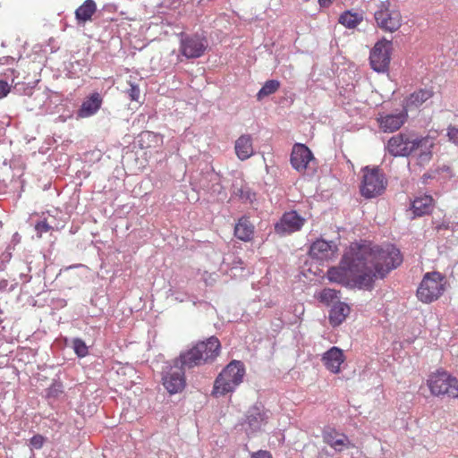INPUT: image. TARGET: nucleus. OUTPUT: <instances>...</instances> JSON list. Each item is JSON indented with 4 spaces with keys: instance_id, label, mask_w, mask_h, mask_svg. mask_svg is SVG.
<instances>
[{
    "instance_id": "nucleus-36",
    "label": "nucleus",
    "mask_w": 458,
    "mask_h": 458,
    "mask_svg": "<svg viewBox=\"0 0 458 458\" xmlns=\"http://www.w3.org/2000/svg\"><path fill=\"white\" fill-rule=\"evenodd\" d=\"M17 282L15 279L8 280L5 278H0V292L1 293H11L17 287Z\"/></svg>"
},
{
    "instance_id": "nucleus-25",
    "label": "nucleus",
    "mask_w": 458,
    "mask_h": 458,
    "mask_svg": "<svg viewBox=\"0 0 458 458\" xmlns=\"http://www.w3.org/2000/svg\"><path fill=\"white\" fill-rule=\"evenodd\" d=\"M234 149L237 157L244 161L254 154L252 137L250 134L241 135L234 143Z\"/></svg>"
},
{
    "instance_id": "nucleus-1",
    "label": "nucleus",
    "mask_w": 458,
    "mask_h": 458,
    "mask_svg": "<svg viewBox=\"0 0 458 458\" xmlns=\"http://www.w3.org/2000/svg\"><path fill=\"white\" fill-rule=\"evenodd\" d=\"M370 257L369 246L359 243H352L345 252V264L349 266L350 274L360 289L371 290L375 279L378 277L373 264L369 262Z\"/></svg>"
},
{
    "instance_id": "nucleus-35",
    "label": "nucleus",
    "mask_w": 458,
    "mask_h": 458,
    "mask_svg": "<svg viewBox=\"0 0 458 458\" xmlns=\"http://www.w3.org/2000/svg\"><path fill=\"white\" fill-rule=\"evenodd\" d=\"M14 247L9 244L5 250L0 254V271H4L13 257Z\"/></svg>"
},
{
    "instance_id": "nucleus-17",
    "label": "nucleus",
    "mask_w": 458,
    "mask_h": 458,
    "mask_svg": "<svg viewBox=\"0 0 458 458\" xmlns=\"http://www.w3.org/2000/svg\"><path fill=\"white\" fill-rule=\"evenodd\" d=\"M412 143L414 146L411 155L416 158L417 164L421 166L428 164L433 156L435 139L429 136L414 137Z\"/></svg>"
},
{
    "instance_id": "nucleus-40",
    "label": "nucleus",
    "mask_w": 458,
    "mask_h": 458,
    "mask_svg": "<svg viewBox=\"0 0 458 458\" xmlns=\"http://www.w3.org/2000/svg\"><path fill=\"white\" fill-rule=\"evenodd\" d=\"M25 267H26V272L21 271L20 272V278L23 281L24 284H27L32 278V276L30 275V272L32 270L31 262H28L27 261L26 264H25Z\"/></svg>"
},
{
    "instance_id": "nucleus-22",
    "label": "nucleus",
    "mask_w": 458,
    "mask_h": 458,
    "mask_svg": "<svg viewBox=\"0 0 458 458\" xmlns=\"http://www.w3.org/2000/svg\"><path fill=\"white\" fill-rule=\"evenodd\" d=\"M434 96L431 89H419L410 94L403 101V108L406 112L420 107Z\"/></svg>"
},
{
    "instance_id": "nucleus-12",
    "label": "nucleus",
    "mask_w": 458,
    "mask_h": 458,
    "mask_svg": "<svg viewBox=\"0 0 458 458\" xmlns=\"http://www.w3.org/2000/svg\"><path fill=\"white\" fill-rule=\"evenodd\" d=\"M208 46L205 37L195 34H181L180 53L187 59H195L203 55Z\"/></svg>"
},
{
    "instance_id": "nucleus-9",
    "label": "nucleus",
    "mask_w": 458,
    "mask_h": 458,
    "mask_svg": "<svg viewBox=\"0 0 458 458\" xmlns=\"http://www.w3.org/2000/svg\"><path fill=\"white\" fill-rule=\"evenodd\" d=\"M374 18L377 26L386 31H395L402 24L400 12L391 5L388 0L380 3L374 13Z\"/></svg>"
},
{
    "instance_id": "nucleus-2",
    "label": "nucleus",
    "mask_w": 458,
    "mask_h": 458,
    "mask_svg": "<svg viewBox=\"0 0 458 458\" xmlns=\"http://www.w3.org/2000/svg\"><path fill=\"white\" fill-rule=\"evenodd\" d=\"M221 344L216 336L205 341H199L186 350L181 352L176 363L187 369L213 362L219 355Z\"/></svg>"
},
{
    "instance_id": "nucleus-24",
    "label": "nucleus",
    "mask_w": 458,
    "mask_h": 458,
    "mask_svg": "<svg viewBox=\"0 0 458 458\" xmlns=\"http://www.w3.org/2000/svg\"><path fill=\"white\" fill-rule=\"evenodd\" d=\"M350 276L352 275L349 271V266L345 264V254L342 258L340 267H333L327 270V279L332 283L343 285L348 284Z\"/></svg>"
},
{
    "instance_id": "nucleus-37",
    "label": "nucleus",
    "mask_w": 458,
    "mask_h": 458,
    "mask_svg": "<svg viewBox=\"0 0 458 458\" xmlns=\"http://www.w3.org/2000/svg\"><path fill=\"white\" fill-rule=\"evenodd\" d=\"M51 229L52 226L47 223V219H42L35 225V231L38 238H41L44 233H47Z\"/></svg>"
},
{
    "instance_id": "nucleus-8",
    "label": "nucleus",
    "mask_w": 458,
    "mask_h": 458,
    "mask_svg": "<svg viewBox=\"0 0 458 458\" xmlns=\"http://www.w3.org/2000/svg\"><path fill=\"white\" fill-rule=\"evenodd\" d=\"M181 364L176 363V358L172 364L165 367L162 373V384L170 394L181 393L186 386L185 370Z\"/></svg>"
},
{
    "instance_id": "nucleus-42",
    "label": "nucleus",
    "mask_w": 458,
    "mask_h": 458,
    "mask_svg": "<svg viewBox=\"0 0 458 458\" xmlns=\"http://www.w3.org/2000/svg\"><path fill=\"white\" fill-rule=\"evenodd\" d=\"M251 458H272V455L267 451L259 450L256 453H253Z\"/></svg>"
},
{
    "instance_id": "nucleus-46",
    "label": "nucleus",
    "mask_w": 458,
    "mask_h": 458,
    "mask_svg": "<svg viewBox=\"0 0 458 458\" xmlns=\"http://www.w3.org/2000/svg\"><path fill=\"white\" fill-rule=\"evenodd\" d=\"M334 0H318V4L321 7H328Z\"/></svg>"
},
{
    "instance_id": "nucleus-32",
    "label": "nucleus",
    "mask_w": 458,
    "mask_h": 458,
    "mask_svg": "<svg viewBox=\"0 0 458 458\" xmlns=\"http://www.w3.org/2000/svg\"><path fill=\"white\" fill-rule=\"evenodd\" d=\"M72 347L76 356L80 359L85 358L89 355V347L81 338H73L72 341Z\"/></svg>"
},
{
    "instance_id": "nucleus-19",
    "label": "nucleus",
    "mask_w": 458,
    "mask_h": 458,
    "mask_svg": "<svg viewBox=\"0 0 458 458\" xmlns=\"http://www.w3.org/2000/svg\"><path fill=\"white\" fill-rule=\"evenodd\" d=\"M103 97L98 92H93L87 96L79 109L75 112V119L81 120L95 115L101 108Z\"/></svg>"
},
{
    "instance_id": "nucleus-33",
    "label": "nucleus",
    "mask_w": 458,
    "mask_h": 458,
    "mask_svg": "<svg viewBox=\"0 0 458 458\" xmlns=\"http://www.w3.org/2000/svg\"><path fill=\"white\" fill-rule=\"evenodd\" d=\"M64 393L63 383L59 380H54L51 386L47 389V399H57Z\"/></svg>"
},
{
    "instance_id": "nucleus-18",
    "label": "nucleus",
    "mask_w": 458,
    "mask_h": 458,
    "mask_svg": "<svg viewBox=\"0 0 458 458\" xmlns=\"http://www.w3.org/2000/svg\"><path fill=\"white\" fill-rule=\"evenodd\" d=\"M338 246L334 241H326L322 238L313 242L309 249V254L312 259L326 261L335 258Z\"/></svg>"
},
{
    "instance_id": "nucleus-28",
    "label": "nucleus",
    "mask_w": 458,
    "mask_h": 458,
    "mask_svg": "<svg viewBox=\"0 0 458 458\" xmlns=\"http://www.w3.org/2000/svg\"><path fill=\"white\" fill-rule=\"evenodd\" d=\"M97 11V4L94 0H86L75 11V18L78 23H85L90 21Z\"/></svg>"
},
{
    "instance_id": "nucleus-23",
    "label": "nucleus",
    "mask_w": 458,
    "mask_h": 458,
    "mask_svg": "<svg viewBox=\"0 0 458 458\" xmlns=\"http://www.w3.org/2000/svg\"><path fill=\"white\" fill-rule=\"evenodd\" d=\"M234 236L245 242H250L255 233V226L246 216L240 217L234 225Z\"/></svg>"
},
{
    "instance_id": "nucleus-20",
    "label": "nucleus",
    "mask_w": 458,
    "mask_h": 458,
    "mask_svg": "<svg viewBox=\"0 0 458 458\" xmlns=\"http://www.w3.org/2000/svg\"><path fill=\"white\" fill-rule=\"evenodd\" d=\"M407 112L403 108L396 114L380 115L377 118L379 128L384 132H394L401 128L407 119Z\"/></svg>"
},
{
    "instance_id": "nucleus-14",
    "label": "nucleus",
    "mask_w": 458,
    "mask_h": 458,
    "mask_svg": "<svg viewBox=\"0 0 458 458\" xmlns=\"http://www.w3.org/2000/svg\"><path fill=\"white\" fill-rule=\"evenodd\" d=\"M305 223L306 218L299 215L297 211H286L275 224L274 231L279 236L290 235L301 231Z\"/></svg>"
},
{
    "instance_id": "nucleus-30",
    "label": "nucleus",
    "mask_w": 458,
    "mask_h": 458,
    "mask_svg": "<svg viewBox=\"0 0 458 458\" xmlns=\"http://www.w3.org/2000/svg\"><path fill=\"white\" fill-rule=\"evenodd\" d=\"M280 88V82L277 80L267 81L262 88L257 93V99L262 100L264 98L276 93Z\"/></svg>"
},
{
    "instance_id": "nucleus-7",
    "label": "nucleus",
    "mask_w": 458,
    "mask_h": 458,
    "mask_svg": "<svg viewBox=\"0 0 458 458\" xmlns=\"http://www.w3.org/2000/svg\"><path fill=\"white\" fill-rule=\"evenodd\" d=\"M290 163L293 169L301 174H312L317 167L311 150L302 143H295L293 146Z\"/></svg>"
},
{
    "instance_id": "nucleus-6",
    "label": "nucleus",
    "mask_w": 458,
    "mask_h": 458,
    "mask_svg": "<svg viewBox=\"0 0 458 458\" xmlns=\"http://www.w3.org/2000/svg\"><path fill=\"white\" fill-rule=\"evenodd\" d=\"M427 385L434 396L458 398V379L445 370L437 369L431 373Z\"/></svg>"
},
{
    "instance_id": "nucleus-5",
    "label": "nucleus",
    "mask_w": 458,
    "mask_h": 458,
    "mask_svg": "<svg viewBox=\"0 0 458 458\" xmlns=\"http://www.w3.org/2000/svg\"><path fill=\"white\" fill-rule=\"evenodd\" d=\"M446 287L445 276L437 271L428 272L417 289V298L423 303H431L439 299Z\"/></svg>"
},
{
    "instance_id": "nucleus-13",
    "label": "nucleus",
    "mask_w": 458,
    "mask_h": 458,
    "mask_svg": "<svg viewBox=\"0 0 458 458\" xmlns=\"http://www.w3.org/2000/svg\"><path fill=\"white\" fill-rule=\"evenodd\" d=\"M269 411L262 405L257 404L247 411L242 425L248 437H251L263 429L269 420Z\"/></svg>"
},
{
    "instance_id": "nucleus-43",
    "label": "nucleus",
    "mask_w": 458,
    "mask_h": 458,
    "mask_svg": "<svg viewBox=\"0 0 458 458\" xmlns=\"http://www.w3.org/2000/svg\"><path fill=\"white\" fill-rule=\"evenodd\" d=\"M229 258H232V267H231L232 269L238 268V267H241L242 269V265L243 264V262H242V259H240L239 257H235V256H229Z\"/></svg>"
},
{
    "instance_id": "nucleus-27",
    "label": "nucleus",
    "mask_w": 458,
    "mask_h": 458,
    "mask_svg": "<svg viewBox=\"0 0 458 458\" xmlns=\"http://www.w3.org/2000/svg\"><path fill=\"white\" fill-rule=\"evenodd\" d=\"M433 199L430 195H423L415 198L411 203V208L415 216H422L431 212Z\"/></svg>"
},
{
    "instance_id": "nucleus-48",
    "label": "nucleus",
    "mask_w": 458,
    "mask_h": 458,
    "mask_svg": "<svg viewBox=\"0 0 458 458\" xmlns=\"http://www.w3.org/2000/svg\"><path fill=\"white\" fill-rule=\"evenodd\" d=\"M20 239H21V236L19 235L18 233H15L13 236V242H20Z\"/></svg>"
},
{
    "instance_id": "nucleus-10",
    "label": "nucleus",
    "mask_w": 458,
    "mask_h": 458,
    "mask_svg": "<svg viewBox=\"0 0 458 458\" xmlns=\"http://www.w3.org/2000/svg\"><path fill=\"white\" fill-rule=\"evenodd\" d=\"M363 180L360 185V193L367 199L375 198L382 194L386 189L385 175L378 168H364Z\"/></svg>"
},
{
    "instance_id": "nucleus-31",
    "label": "nucleus",
    "mask_w": 458,
    "mask_h": 458,
    "mask_svg": "<svg viewBox=\"0 0 458 458\" xmlns=\"http://www.w3.org/2000/svg\"><path fill=\"white\" fill-rule=\"evenodd\" d=\"M360 21L361 17L358 13L349 11L344 12L339 18V22L349 29L355 28Z\"/></svg>"
},
{
    "instance_id": "nucleus-4",
    "label": "nucleus",
    "mask_w": 458,
    "mask_h": 458,
    "mask_svg": "<svg viewBox=\"0 0 458 458\" xmlns=\"http://www.w3.org/2000/svg\"><path fill=\"white\" fill-rule=\"evenodd\" d=\"M371 254L369 262L373 264L379 278H385L390 271L398 267L403 262V256L394 245L386 247H369Z\"/></svg>"
},
{
    "instance_id": "nucleus-3",
    "label": "nucleus",
    "mask_w": 458,
    "mask_h": 458,
    "mask_svg": "<svg viewBox=\"0 0 458 458\" xmlns=\"http://www.w3.org/2000/svg\"><path fill=\"white\" fill-rule=\"evenodd\" d=\"M246 370L242 361H230L216 377L211 394L215 397L233 393L242 383Z\"/></svg>"
},
{
    "instance_id": "nucleus-29",
    "label": "nucleus",
    "mask_w": 458,
    "mask_h": 458,
    "mask_svg": "<svg viewBox=\"0 0 458 458\" xmlns=\"http://www.w3.org/2000/svg\"><path fill=\"white\" fill-rule=\"evenodd\" d=\"M233 194L245 204H251L256 200V192L248 184H242L240 188L234 187Z\"/></svg>"
},
{
    "instance_id": "nucleus-39",
    "label": "nucleus",
    "mask_w": 458,
    "mask_h": 458,
    "mask_svg": "<svg viewBox=\"0 0 458 458\" xmlns=\"http://www.w3.org/2000/svg\"><path fill=\"white\" fill-rule=\"evenodd\" d=\"M44 442H45V437L41 435H34L30 439V445L32 448H35V449H40L42 448L43 445H44Z\"/></svg>"
},
{
    "instance_id": "nucleus-26",
    "label": "nucleus",
    "mask_w": 458,
    "mask_h": 458,
    "mask_svg": "<svg viewBox=\"0 0 458 458\" xmlns=\"http://www.w3.org/2000/svg\"><path fill=\"white\" fill-rule=\"evenodd\" d=\"M350 307L344 303L338 301L329 310V323L332 327H335L340 326L350 313Z\"/></svg>"
},
{
    "instance_id": "nucleus-34",
    "label": "nucleus",
    "mask_w": 458,
    "mask_h": 458,
    "mask_svg": "<svg viewBox=\"0 0 458 458\" xmlns=\"http://www.w3.org/2000/svg\"><path fill=\"white\" fill-rule=\"evenodd\" d=\"M338 293L339 292L335 289L325 288L319 293L318 299L321 302L328 305L338 299Z\"/></svg>"
},
{
    "instance_id": "nucleus-41",
    "label": "nucleus",
    "mask_w": 458,
    "mask_h": 458,
    "mask_svg": "<svg viewBox=\"0 0 458 458\" xmlns=\"http://www.w3.org/2000/svg\"><path fill=\"white\" fill-rule=\"evenodd\" d=\"M447 136L450 141L458 146V127L449 126L447 129Z\"/></svg>"
},
{
    "instance_id": "nucleus-45",
    "label": "nucleus",
    "mask_w": 458,
    "mask_h": 458,
    "mask_svg": "<svg viewBox=\"0 0 458 458\" xmlns=\"http://www.w3.org/2000/svg\"><path fill=\"white\" fill-rule=\"evenodd\" d=\"M73 116L75 117V113H73V112H70L68 114H60V115L58 116V120H59V121H61V122H64H64H66L68 119L72 118Z\"/></svg>"
},
{
    "instance_id": "nucleus-11",
    "label": "nucleus",
    "mask_w": 458,
    "mask_h": 458,
    "mask_svg": "<svg viewBox=\"0 0 458 458\" xmlns=\"http://www.w3.org/2000/svg\"><path fill=\"white\" fill-rule=\"evenodd\" d=\"M393 44L391 40L377 41L369 54V64L377 72H386L389 69Z\"/></svg>"
},
{
    "instance_id": "nucleus-44",
    "label": "nucleus",
    "mask_w": 458,
    "mask_h": 458,
    "mask_svg": "<svg viewBox=\"0 0 458 458\" xmlns=\"http://www.w3.org/2000/svg\"><path fill=\"white\" fill-rule=\"evenodd\" d=\"M10 90L9 85L4 81H0V96L5 97Z\"/></svg>"
},
{
    "instance_id": "nucleus-21",
    "label": "nucleus",
    "mask_w": 458,
    "mask_h": 458,
    "mask_svg": "<svg viewBox=\"0 0 458 458\" xmlns=\"http://www.w3.org/2000/svg\"><path fill=\"white\" fill-rule=\"evenodd\" d=\"M321 360L327 370L334 374H338L341 371V365L344 362L345 357L342 349L333 346L324 352Z\"/></svg>"
},
{
    "instance_id": "nucleus-16",
    "label": "nucleus",
    "mask_w": 458,
    "mask_h": 458,
    "mask_svg": "<svg viewBox=\"0 0 458 458\" xmlns=\"http://www.w3.org/2000/svg\"><path fill=\"white\" fill-rule=\"evenodd\" d=\"M413 139L409 133L400 132L389 139L386 149L394 157H408L412 153Z\"/></svg>"
},
{
    "instance_id": "nucleus-47",
    "label": "nucleus",
    "mask_w": 458,
    "mask_h": 458,
    "mask_svg": "<svg viewBox=\"0 0 458 458\" xmlns=\"http://www.w3.org/2000/svg\"><path fill=\"white\" fill-rule=\"evenodd\" d=\"M174 299L180 302L185 301L188 297L186 294H177Z\"/></svg>"
},
{
    "instance_id": "nucleus-38",
    "label": "nucleus",
    "mask_w": 458,
    "mask_h": 458,
    "mask_svg": "<svg viewBox=\"0 0 458 458\" xmlns=\"http://www.w3.org/2000/svg\"><path fill=\"white\" fill-rule=\"evenodd\" d=\"M125 93L131 101H138L140 96V89L137 84L130 82V88L126 89Z\"/></svg>"
},
{
    "instance_id": "nucleus-15",
    "label": "nucleus",
    "mask_w": 458,
    "mask_h": 458,
    "mask_svg": "<svg viewBox=\"0 0 458 458\" xmlns=\"http://www.w3.org/2000/svg\"><path fill=\"white\" fill-rule=\"evenodd\" d=\"M323 442L335 453H342L354 447L349 437L333 426H325L321 432Z\"/></svg>"
}]
</instances>
